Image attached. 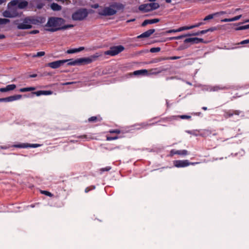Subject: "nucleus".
I'll use <instances>...</instances> for the list:
<instances>
[{
    "mask_svg": "<svg viewBox=\"0 0 249 249\" xmlns=\"http://www.w3.org/2000/svg\"><path fill=\"white\" fill-rule=\"evenodd\" d=\"M11 5L12 6L18 5L19 9H24L28 5V2L25 0H12L9 3L8 6Z\"/></svg>",
    "mask_w": 249,
    "mask_h": 249,
    "instance_id": "6",
    "label": "nucleus"
},
{
    "mask_svg": "<svg viewBox=\"0 0 249 249\" xmlns=\"http://www.w3.org/2000/svg\"><path fill=\"white\" fill-rule=\"evenodd\" d=\"M73 83H74V82H67V83L64 84L63 85H68L72 84Z\"/></svg>",
    "mask_w": 249,
    "mask_h": 249,
    "instance_id": "58",
    "label": "nucleus"
},
{
    "mask_svg": "<svg viewBox=\"0 0 249 249\" xmlns=\"http://www.w3.org/2000/svg\"><path fill=\"white\" fill-rule=\"evenodd\" d=\"M102 118L100 116H92L88 119V122L90 123H96L97 122H101Z\"/></svg>",
    "mask_w": 249,
    "mask_h": 249,
    "instance_id": "19",
    "label": "nucleus"
},
{
    "mask_svg": "<svg viewBox=\"0 0 249 249\" xmlns=\"http://www.w3.org/2000/svg\"><path fill=\"white\" fill-rule=\"evenodd\" d=\"M185 30H187V26L180 27L177 30H175V29L169 30L167 31V33H171L178 32H181L182 31Z\"/></svg>",
    "mask_w": 249,
    "mask_h": 249,
    "instance_id": "22",
    "label": "nucleus"
},
{
    "mask_svg": "<svg viewBox=\"0 0 249 249\" xmlns=\"http://www.w3.org/2000/svg\"><path fill=\"white\" fill-rule=\"evenodd\" d=\"M8 91L14 90L16 88V86L15 84L8 85L6 86Z\"/></svg>",
    "mask_w": 249,
    "mask_h": 249,
    "instance_id": "35",
    "label": "nucleus"
},
{
    "mask_svg": "<svg viewBox=\"0 0 249 249\" xmlns=\"http://www.w3.org/2000/svg\"><path fill=\"white\" fill-rule=\"evenodd\" d=\"M85 49V48L84 47H80L78 48H77V52H80L82 51H83Z\"/></svg>",
    "mask_w": 249,
    "mask_h": 249,
    "instance_id": "54",
    "label": "nucleus"
},
{
    "mask_svg": "<svg viewBox=\"0 0 249 249\" xmlns=\"http://www.w3.org/2000/svg\"><path fill=\"white\" fill-rule=\"evenodd\" d=\"M9 10L11 14L15 16V18L18 16V13L14 8H10Z\"/></svg>",
    "mask_w": 249,
    "mask_h": 249,
    "instance_id": "29",
    "label": "nucleus"
},
{
    "mask_svg": "<svg viewBox=\"0 0 249 249\" xmlns=\"http://www.w3.org/2000/svg\"><path fill=\"white\" fill-rule=\"evenodd\" d=\"M2 16L5 18H15V16L11 15L10 13V12L9 10H5L2 13Z\"/></svg>",
    "mask_w": 249,
    "mask_h": 249,
    "instance_id": "23",
    "label": "nucleus"
},
{
    "mask_svg": "<svg viewBox=\"0 0 249 249\" xmlns=\"http://www.w3.org/2000/svg\"><path fill=\"white\" fill-rule=\"evenodd\" d=\"M0 91L1 92H4L8 91L7 87H6L5 88H0Z\"/></svg>",
    "mask_w": 249,
    "mask_h": 249,
    "instance_id": "51",
    "label": "nucleus"
},
{
    "mask_svg": "<svg viewBox=\"0 0 249 249\" xmlns=\"http://www.w3.org/2000/svg\"><path fill=\"white\" fill-rule=\"evenodd\" d=\"M5 98H0V102H5Z\"/></svg>",
    "mask_w": 249,
    "mask_h": 249,
    "instance_id": "61",
    "label": "nucleus"
},
{
    "mask_svg": "<svg viewBox=\"0 0 249 249\" xmlns=\"http://www.w3.org/2000/svg\"><path fill=\"white\" fill-rule=\"evenodd\" d=\"M77 138H87V136L86 135H80V136H78Z\"/></svg>",
    "mask_w": 249,
    "mask_h": 249,
    "instance_id": "57",
    "label": "nucleus"
},
{
    "mask_svg": "<svg viewBox=\"0 0 249 249\" xmlns=\"http://www.w3.org/2000/svg\"><path fill=\"white\" fill-rule=\"evenodd\" d=\"M36 89V88L35 87H27V88H21L19 89V91L20 92H26V91H33Z\"/></svg>",
    "mask_w": 249,
    "mask_h": 249,
    "instance_id": "26",
    "label": "nucleus"
},
{
    "mask_svg": "<svg viewBox=\"0 0 249 249\" xmlns=\"http://www.w3.org/2000/svg\"><path fill=\"white\" fill-rule=\"evenodd\" d=\"M101 55H102L101 53H96L95 54H94L93 55H92L90 56L89 57H88V58L91 59L92 60V62L93 61H95L98 57H99L100 56H101Z\"/></svg>",
    "mask_w": 249,
    "mask_h": 249,
    "instance_id": "27",
    "label": "nucleus"
},
{
    "mask_svg": "<svg viewBox=\"0 0 249 249\" xmlns=\"http://www.w3.org/2000/svg\"><path fill=\"white\" fill-rule=\"evenodd\" d=\"M222 89V88H220L219 87L216 86V87H213V90L216 91V90H218V89Z\"/></svg>",
    "mask_w": 249,
    "mask_h": 249,
    "instance_id": "56",
    "label": "nucleus"
},
{
    "mask_svg": "<svg viewBox=\"0 0 249 249\" xmlns=\"http://www.w3.org/2000/svg\"><path fill=\"white\" fill-rule=\"evenodd\" d=\"M67 60H60L48 63L47 66L52 69H57L66 63Z\"/></svg>",
    "mask_w": 249,
    "mask_h": 249,
    "instance_id": "9",
    "label": "nucleus"
},
{
    "mask_svg": "<svg viewBox=\"0 0 249 249\" xmlns=\"http://www.w3.org/2000/svg\"><path fill=\"white\" fill-rule=\"evenodd\" d=\"M77 65L81 66L92 63V60L88 57H82L76 59Z\"/></svg>",
    "mask_w": 249,
    "mask_h": 249,
    "instance_id": "10",
    "label": "nucleus"
},
{
    "mask_svg": "<svg viewBox=\"0 0 249 249\" xmlns=\"http://www.w3.org/2000/svg\"><path fill=\"white\" fill-rule=\"evenodd\" d=\"M5 37L4 35H0V39H3Z\"/></svg>",
    "mask_w": 249,
    "mask_h": 249,
    "instance_id": "60",
    "label": "nucleus"
},
{
    "mask_svg": "<svg viewBox=\"0 0 249 249\" xmlns=\"http://www.w3.org/2000/svg\"><path fill=\"white\" fill-rule=\"evenodd\" d=\"M174 165L178 168L185 167L187 166V160H176L174 161Z\"/></svg>",
    "mask_w": 249,
    "mask_h": 249,
    "instance_id": "13",
    "label": "nucleus"
},
{
    "mask_svg": "<svg viewBox=\"0 0 249 249\" xmlns=\"http://www.w3.org/2000/svg\"><path fill=\"white\" fill-rule=\"evenodd\" d=\"M10 21L9 19L0 18V25L6 24L10 22Z\"/></svg>",
    "mask_w": 249,
    "mask_h": 249,
    "instance_id": "30",
    "label": "nucleus"
},
{
    "mask_svg": "<svg viewBox=\"0 0 249 249\" xmlns=\"http://www.w3.org/2000/svg\"><path fill=\"white\" fill-rule=\"evenodd\" d=\"M64 60H67L66 62L68 63V65L69 66H75L77 65V61L76 59L73 60V59H65Z\"/></svg>",
    "mask_w": 249,
    "mask_h": 249,
    "instance_id": "25",
    "label": "nucleus"
},
{
    "mask_svg": "<svg viewBox=\"0 0 249 249\" xmlns=\"http://www.w3.org/2000/svg\"><path fill=\"white\" fill-rule=\"evenodd\" d=\"M119 138V137L117 136H114V137H111V136H107V140L110 141L112 140H117Z\"/></svg>",
    "mask_w": 249,
    "mask_h": 249,
    "instance_id": "37",
    "label": "nucleus"
},
{
    "mask_svg": "<svg viewBox=\"0 0 249 249\" xmlns=\"http://www.w3.org/2000/svg\"><path fill=\"white\" fill-rule=\"evenodd\" d=\"M45 53L43 51L37 52L36 54H34L33 56L34 57H39L44 56Z\"/></svg>",
    "mask_w": 249,
    "mask_h": 249,
    "instance_id": "31",
    "label": "nucleus"
},
{
    "mask_svg": "<svg viewBox=\"0 0 249 249\" xmlns=\"http://www.w3.org/2000/svg\"><path fill=\"white\" fill-rule=\"evenodd\" d=\"M244 22L245 23H246V22H249V19H248V20H245Z\"/></svg>",
    "mask_w": 249,
    "mask_h": 249,
    "instance_id": "64",
    "label": "nucleus"
},
{
    "mask_svg": "<svg viewBox=\"0 0 249 249\" xmlns=\"http://www.w3.org/2000/svg\"><path fill=\"white\" fill-rule=\"evenodd\" d=\"M249 29V24L240 26L236 29V30H242Z\"/></svg>",
    "mask_w": 249,
    "mask_h": 249,
    "instance_id": "36",
    "label": "nucleus"
},
{
    "mask_svg": "<svg viewBox=\"0 0 249 249\" xmlns=\"http://www.w3.org/2000/svg\"><path fill=\"white\" fill-rule=\"evenodd\" d=\"M40 146V144H29V143H23L19 144H17L15 145V147L17 148H28V147H33V148H36L38 147H39Z\"/></svg>",
    "mask_w": 249,
    "mask_h": 249,
    "instance_id": "11",
    "label": "nucleus"
},
{
    "mask_svg": "<svg viewBox=\"0 0 249 249\" xmlns=\"http://www.w3.org/2000/svg\"><path fill=\"white\" fill-rule=\"evenodd\" d=\"M109 132L110 133L120 134L121 133V131H120V130H119L118 129H116L110 130L109 131Z\"/></svg>",
    "mask_w": 249,
    "mask_h": 249,
    "instance_id": "39",
    "label": "nucleus"
},
{
    "mask_svg": "<svg viewBox=\"0 0 249 249\" xmlns=\"http://www.w3.org/2000/svg\"><path fill=\"white\" fill-rule=\"evenodd\" d=\"M242 17V15H240L231 18V21H234L239 20Z\"/></svg>",
    "mask_w": 249,
    "mask_h": 249,
    "instance_id": "42",
    "label": "nucleus"
},
{
    "mask_svg": "<svg viewBox=\"0 0 249 249\" xmlns=\"http://www.w3.org/2000/svg\"><path fill=\"white\" fill-rule=\"evenodd\" d=\"M204 23L203 22H199L197 24H196L194 25H193V26H188V30L189 29H192L193 28H195V27H199V26L201 25H203Z\"/></svg>",
    "mask_w": 249,
    "mask_h": 249,
    "instance_id": "38",
    "label": "nucleus"
},
{
    "mask_svg": "<svg viewBox=\"0 0 249 249\" xmlns=\"http://www.w3.org/2000/svg\"><path fill=\"white\" fill-rule=\"evenodd\" d=\"M164 60H166V57H160L153 59L151 60V63H157Z\"/></svg>",
    "mask_w": 249,
    "mask_h": 249,
    "instance_id": "24",
    "label": "nucleus"
},
{
    "mask_svg": "<svg viewBox=\"0 0 249 249\" xmlns=\"http://www.w3.org/2000/svg\"><path fill=\"white\" fill-rule=\"evenodd\" d=\"M155 32L154 29H149L137 36L138 38H147Z\"/></svg>",
    "mask_w": 249,
    "mask_h": 249,
    "instance_id": "12",
    "label": "nucleus"
},
{
    "mask_svg": "<svg viewBox=\"0 0 249 249\" xmlns=\"http://www.w3.org/2000/svg\"><path fill=\"white\" fill-rule=\"evenodd\" d=\"M124 50V48L122 45L112 46L110 48L109 50L105 51L104 54L115 56L123 52Z\"/></svg>",
    "mask_w": 249,
    "mask_h": 249,
    "instance_id": "5",
    "label": "nucleus"
},
{
    "mask_svg": "<svg viewBox=\"0 0 249 249\" xmlns=\"http://www.w3.org/2000/svg\"><path fill=\"white\" fill-rule=\"evenodd\" d=\"M32 27V24L29 17L25 18L22 23L18 24L17 28L18 29L24 30L29 29Z\"/></svg>",
    "mask_w": 249,
    "mask_h": 249,
    "instance_id": "7",
    "label": "nucleus"
},
{
    "mask_svg": "<svg viewBox=\"0 0 249 249\" xmlns=\"http://www.w3.org/2000/svg\"><path fill=\"white\" fill-rule=\"evenodd\" d=\"M21 95H15L13 96L5 97V102H12L15 100H19L21 98Z\"/></svg>",
    "mask_w": 249,
    "mask_h": 249,
    "instance_id": "17",
    "label": "nucleus"
},
{
    "mask_svg": "<svg viewBox=\"0 0 249 249\" xmlns=\"http://www.w3.org/2000/svg\"><path fill=\"white\" fill-rule=\"evenodd\" d=\"M221 22H231V18H224L221 20Z\"/></svg>",
    "mask_w": 249,
    "mask_h": 249,
    "instance_id": "50",
    "label": "nucleus"
},
{
    "mask_svg": "<svg viewBox=\"0 0 249 249\" xmlns=\"http://www.w3.org/2000/svg\"><path fill=\"white\" fill-rule=\"evenodd\" d=\"M247 43H249V39L244 40L240 42L241 44H244Z\"/></svg>",
    "mask_w": 249,
    "mask_h": 249,
    "instance_id": "53",
    "label": "nucleus"
},
{
    "mask_svg": "<svg viewBox=\"0 0 249 249\" xmlns=\"http://www.w3.org/2000/svg\"><path fill=\"white\" fill-rule=\"evenodd\" d=\"M180 58V56L166 57V60H176V59H179Z\"/></svg>",
    "mask_w": 249,
    "mask_h": 249,
    "instance_id": "40",
    "label": "nucleus"
},
{
    "mask_svg": "<svg viewBox=\"0 0 249 249\" xmlns=\"http://www.w3.org/2000/svg\"><path fill=\"white\" fill-rule=\"evenodd\" d=\"M187 151L184 150H178L176 149H172L170 151L169 156L172 157L174 155H186Z\"/></svg>",
    "mask_w": 249,
    "mask_h": 249,
    "instance_id": "15",
    "label": "nucleus"
},
{
    "mask_svg": "<svg viewBox=\"0 0 249 249\" xmlns=\"http://www.w3.org/2000/svg\"><path fill=\"white\" fill-rule=\"evenodd\" d=\"M160 21L159 18H154L151 19H145L142 24V26L144 27L147 24H151L157 23Z\"/></svg>",
    "mask_w": 249,
    "mask_h": 249,
    "instance_id": "16",
    "label": "nucleus"
},
{
    "mask_svg": "<svg viewBox=\"0 0 249 249\" xmlns=\"http://www.w3.org/2000/svg\"><path fill=\"white\" fill-rule=\"evenodd\" d=\"M6 0H0V5L4 2Z\"/></svg>",
    "mask_w": 249,
    "mask_h": 249,
    "instance_id": "63",
    "label": "nucleus"
},
{
    "mask_svg": "<svg viewBox=\"0 0 249 249\" xmlns=\"http://www.w3.org/2000/svg\"><path fill=\"white\" fill-rule=\"evenodd\" d=\"M160 51V47H155V48H152L150 50V52L151 53H157Z\"/></svg>",
    "mask_w": 249,
    "mask_h": 249,
    "instance_id": "33",
    "label": "nucleus"
},
{
    "mask_svg": "<svg viewBox=\"0 0 249 249\" xmlns=\"http://www.w3.org/2000/svg\"><path fill=\"white\" fill-rule=\"evenodd\" d=\"M41 193L42 194L45 195H46L47 196H53V194L51 193H50V192H49L48 191H41Z\"/></svg>",
    "mask_w": 249,
    "mask_h": 249,
    "instance_id": "41",
    "label": "nucleus"
},
{
    "mask_svg": "<svg viewBox=\"0 0 249 249\" xmlns=\"http://www.w3.org/2000/svg\"><path fill=\"white\" fill-rule=\"evenodd\" d=\"M37 76V74H30L28 76V77L29 78H35V77H36Z\"/></svg>",
    "mask_w": 249,
    "mask_h": 249,
    "instance_id": "55",
    "label": "nucleus"
},
{
    "mask_svg": "<svg viewBox=\"0 0 249 249\" xmlns=\"http://www.w3.org/2000/svg\"><path fill=\"white\" fill-rule=\"evenodd\" d=\"M66 53L68 54H71V53H77L78 52H77V48H74V49L68 50L67 51Z\"/></svg>",
    "mask_w": 249,
    "mask_h": 249,
    "instance_id": "34",
    "label": "nucleus"
},
{
    "mask_svg": "<svg viewBox=\"0 0 249 249\" xmlns=\"http://www.w3.org/2000/svg\"><path fill=\"white\" fill-rule=\"evenodd\" d=\"M213 18V15H209L206 16L204 18V20H207L211 19H212Z\"/></svg>",
    "mask_w": 249,
    "mask_h": 249,
    "instance_id": "47",
    "label": "nucleus"
},
{
    "mask_svg": "<svg viewBox=\"0 0 249 249\" xmlns=\"http://www.w3.org/2000/svg\"><path fill=\"white\" fill-rule=\"evenodd\" d=\"M156 123H153L151 124H148V123H147L145 122H143V123H142L141 124H136L135 125L136 126H139V127H137V128L139 129H141V128H146V127H147L149 126L154 125Z\"/></svg>",
    "mask_w": 249,
    "mask_h": 249,
    "instance_id": "18",
    "label": "nucleus"
},
{
    "mask_svg": "<svg viewBox=\"0 0 249 249\" xmlns=\"http://www.w3.org/2000/svg\"><path fill=\"white\" fill-rule=\"evenodd\" d=\"M39 33V31L37 30H35L31 31L29 32L30 34H36Z\"/></svg>",
    "mask_w": 249,
    "mask_h": 249,
    "instance_id": "49",
    "label": "nucleus"
},
{
    "mask_svg": "<svg viewBox=\"0 0 249 249\" xmlns=\"http://www.w3.org/2000/svg\"><path fill=\"white\" fill-rule=\"evenodd\" d=\"M99 7V5L98 4H95L92 6V7L94 8H97Z\"/></svg>",
    "mask_w": 249,
    "mask_h": 249,
    "instance_id": "59",
    "label": "nucleus"
},
{
    "mask_svg": "<svg viewBox=\"0 0 249 249\" xmlns=\"http://www.w3.org/2000/svg\"><path fill=\"white\" fill-rule=\"evenodd\" d=\"M147 73V71L146 70H138L136 71H134V75H140V74H143L145 73Z\"/></svg>",
    "mask_w": 249,
    "mask_h": 249,
    "instance_id": "28",
    "label": "nucleus"
},
{
    "mask_svg": "<svg viewBox=\"0 0 249 249\" xmlns=\"http://www.w3.org/2000/svg\"><path fill=\"white\" fill-rule=\"evenodd\" d=\"M193 42L195 43H198L199 42H205L202 38L197 37L189 38L188 37V42Z\"/></svg>",
    "mask_w": 249,
    "mask_h": 249,
    "instance_id": "20",
    "label": "nucleus"
},
{
    "mask_svg": "<svg viewBox=\"0 0 249 249\" xmlns=\"http://www.w3.org/2000/svg\"><path fill=\"white\" fill-rule=\"evenodd\" d=\"M95 188V187L94 186H91V187H87L85 190V192L87 193H88L89 191H90L92 189H94Z\"/></svg>",
    "mask_w": 249,
    "mask_h": 249,
    "instance_id": "44",
    "label": "nucleus"
},
{
    "mask_svg": "<svg viewBox=\"0 0 249 249\" xmlns=\"http://www.w3.org/2000/svg\"><path fill=\"white\" fill-rule=\"evenodd\" d=\"M159 7L160 5L158 3L152 2L140 5L139 7V10L143 12H148L156 10Z\"/></svg>",
    "mask_w": 249,
    "mask_h": 249,
    "instance_id": "4",
    "label": "nucleus"
},
{
    "mask_svg": "<svg viewBox=\"0 0 249 249\" xmlns=\"http://www.w3.org/2000/svg\"><path fill=\"white\" fill-rule=\"evenodd\" d=\"M65 20L61 18L50 17L45 25L46 30L50 32H54L62 30V25L64 23Z\"/></svg>",
    "mask_w": 249,
    "mask_h": 249,
    "instance_id": "1",
    "label": "nucleus"
},
{
    "mask_svg": "<svg viewBox=\"0 0 249 249\" xmlns=\"http://www.w3.org/2000/svg\"><path fill=\"white\" fill-rule=\"evenodd\" d=\"M135 20V18H133V19H129V20H128L127 21V22H132V21H134Z\"/></svg>",
    "mask_w": 249,
    "mask_h": 249,
    "instance_id": "62",
    "label": "nucleus"
},
{
    "mask_svg": "<svg viewBox=\"0 0 249 249\" xmlns=\"http://www.w3.org/2000/svg\"><path fill=\"white\" fill-rule=\"evenodd\" d=\"M32 24L38 25L43 23L45 22L46 19L44 17H29Z\"/></svg>",
    "mask_w": 249,
    "mask_h": 249,
    "instance_id": "8",
    "label": "nucleus"
},
{
    "mask_svg": "<svg viewBox=\"0 0 249 249\" xmlns=\"http://www.w3.org/2000/svg\"><path fill=\"white\" fill-rule=\"evenodd\" d=\"M51 8L53 11H58L61 9L62 7L61 6L58 5L57 3H53L51 5Z\"/></svg>",
    "mask_w": 249,
    "mask_h": 249,
    "instance_id": "21",
    "label": "nucleus"
},
{
    "mask_svg": "<svg viewBox=\"0 0 249 249\" xmlns=\"http://www.w3.org/2000/svg\"><path fill=\"white\" fill-rule=\"evenodd\" d=\"M53 91L51 90H38L32 92L33 94L36 95L37 96L44 95H49L53 94Z\"/></svg>",
    "mask_w": 249,
    "mask_h": 249,
    "instance_id": "14",
    "label": "nucleus"
},
{
    "mask_svg": "<svg viewBox=\"0 0 249 249\" xmlns=\"http://www.w3.org/2000/svg\"><path fill=\"white\" fill-rule=\"evenodd\" d=\"M88 15V12L86 8H80L75 12L71 16V18L75 21H81L86 18Z\"/></svg>",
    "mask_w": 249,
    "mask_h": 249,
    "instance_id": "3",
    "label": "nucleus"
},
{
    "mask_svg": "<svg viewBox=\"0 0 249 249\" xmlns=\"http://www.w3.org/2000/svg\"><path fill=\"white\" fill-rule=\"evenodd\" d=\"M124 6L120 3L114 2L109 7H105L102 10L98 12V14L103 16H113L116 14L117 10L123 9Z\"/></svg>",
    "mask_w": 249,
    "mask_h": 249,
    "instance_id": "2",
    "label": "nucleus"
},
{
    "mask_svg": "<svg viewBox=\"0 0 249 249\" xmlns=\"http://www.w3.org/2000/svg\"><path fill=\"white\" fill-rule=\"evenodd\" d=\"M186 36H187V35H184V36H176V37H174L172 38L171 39H179L182 38L183 37Z\"/></svg>",
    "mask_w": 249,
    "mask_h": 249,
    "instance_id": "48",
    "label": "nucleus"
},
{
    "mask_svg": "<svg viewBox=\"0 0 249 249\" xmlns=\"http://www.w3.org/2000/svg\"><path fill=\"white\" fill-rule=\"evenodd\" d=\"M207 32H208V31H207V30H202L201 31H199V32L195 33H194L193 34V35H194V36H199L200 35L206 34Z\"/></svg>",
    "mask_w": 249,
    "mask_h": 249,
    "instance_id": "32",
    "label": "nucleus"
},
{
    "mask_svg": "<svg viewBox=\"0 0 249 249\" xmlns=\"http://www.w3.org/2000/svg\"><path fill=\"white\" fill-rule=\"evenodd\" d=\"M174 119H176L177 118H179L182 119H187V115H180V116H173Z\"/></svg>",
    "mask_w": 249,
    "mask_h": 249,
    "instance_id": "45",
    "label": "nucleus"
},
{
    "mask_svg": "<svg viewBox=\"0 0 249 249\" xmlns=\"http://www.w3.org/2000/svg\"><path fill=\"white\" fill-rule=\"evenodd\" d=\"M216 30V27H211L208 29H207V31H208V32H213L215 30Z\"/></svg>",
    "mask_w": 249,
    "mask_h": 249,
    "instance_id": "52",
    "label": "nucleus"
},
{
    "mask_svg": "<svg viewBox=\"0 0 249 249\" xmlns=\"http://www.w3.org/2000/svg\"><path fill=\"white\" fill-rule=\"evenodd\" d=\"M111 167L110 166H107L105 168H103L100 169L101 171L104 172V171H108L111 169Z\"/></svg>",
    "mask_w": 249,
    "mask_h": 249,
    "instance_id": "46",
    "label": "nucleus"
},
{
    "mask_svg": "<svg viewBox=\"0 0 249 249\" xmlns=\"http://www.w3.org/2000/svg\"><path fill=\"white\" fill-rule=\"evenodd\" d=\"M73 27V25H71V24H69V25H64V26H62V30H65V29H67L69 28H71V27Z\"/></svg>",
    "mask_w": 249,
    "mask_h": 249,
    "instance_id": "43",
    "label": "nucleus"
}]
</instances>
